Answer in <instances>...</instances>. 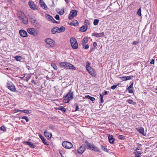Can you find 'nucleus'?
<instances>
[{
    "label": "nucleus",
    "instance_id": "nucleus-60",
    "mask_svg": "<svg viewBox=\"0 0 157 157\" xmlns=\"http://www.w3.org/2000/svg\"><path fill=\"white\" fill-rule=\"evenodd\" d=\"M101 99V103H103L104 102V101L103 100V98H100Z\"/></svg>",
    "mask_w": 157,
    "mask_h": 157
},
{
    "label": "nucleus",
    "instance_id": "nucleus-24",
    "mask_svg": "<svg viewBox=\"0 0 157 157\" xmlns=\"http://www.w3.org/2000/svg\"><path fill=\"white\" fill-rule=\"evenodd\" d=\"M88 39L87 37H84L82 39V46H84L88 42Z\"/></svg>",
    "mask_w": 157,
    "mask_h": 157
},
{
    "label": "nucleus",
    "instance_id": "nucleus-30",
    "mask_svg": "<svg viewBox=\"0 0 157 157\" xmlns=\"http://www.w3.org/2000/svg\"><path fill=\"white\" fill-rule=\"evenodd\" d=\"M65 29V28L64 26H61L60 28H59V33L64 31Z\"/></svg>",
    "mask_w": 157,
    "mask_h": 157
},
{
    "label": "nucleus",
    "instance_id": "nucleus-39",
    "mask_svg": "<svg viewBox=\"0 0 157 157\" xmlns=\"http://www.w3.org/2000/svg\"><path fill=\"white\" fill-rule=\"evenodd\" d=\"M134 154L135 155V156L139 155L140 156L141 154V152H139V151H136L134 152Z\"/></svg>",
    "mask_w": 157,
    "mask_h": 157
},
{
    "label": "nucleus",
    "instance_id": "nucleus-42",
    "mask_svg": "<svg viewBox=\"0 0 157 157\" xmlns=\"http://www.w3.org/2000/svg\"><path fill=\"white\" fill-rule=\"evenodd\" d=\"M132 77H133V76H132V75H131L130 76H126V81H127L128 80H129V79H131L132 78Z\"/></svg>",
    "mask_w": 157,
    "mask_h": 157
},
{
    "label": "nucleus",
    "instance_id": "nucleus-27",
    "mask_svg": "<svg viewBox=\"0 0 157 157\" xmlns=\"http://www.w3.org/2000/svg\"><path fill=\"white\" fill-rule=\"evenodd\" d=\"M87 27L85 26H83L80 28V31L82 32H84L86 31L87 29Z\"/></svg>",
    "mask_w": 157,
    "mask_h": 157
},
{
    "label": "nucleus",
    "instance_id": "nucleus-19",
    "mask_svg": "<svg viewBox=\"0 0 157 157\" xmlns=\"http://www.w3.org/2000/svg\"><path fill=\"white\" fill-rule=\"evenodd\" d=\"M20 36L23 37H27V34L26 32L23 30H20Z\"/></svg>",
    "mask_w": 157,
    "mask_h": 157
},
{
    "label": "nucleus",
    "instance_id": "nucleus-51",
    "mask_svg": "<svg viewBox=\"0 0 157 157\" xmlns=\"http://www.w3.org/2000/svg\"><path fill=\"white\" fill-rule=\"evenodd\" d=\"M78 109H79V108L78 107V105H76V109H75V111L76 112V111H77L78 110Z\"/></svg>",
    "mask_w": 157,
    "mask_h": 157
},
{
    "label": "nucleus",
    "instance_id": "nucleus-47",
    "mask_svg": "<svg viewBox=\"0 0 157 157\" xmlns=\"http://www.w3.org/2000/svg\"><path fill=\"white\" fill-rule=\"evenodd\" d=\"M119 138L121 140H123L124 138V136L122 135H119Z\"/></svg>",
    "mask_w": 157,
    "mask_h": 157
},
{
    "label": "nucleus",
    "instance_id": "nucleus-9",
    "mask_svg": "<svg viewBox=\"0 0 157 157\" xmlns=\"http://www.w3.org/2000/svg\"><path fill=\"white\" fill-rule=\"evenodd\" d=\"M77 11L75 10H71L69 15L68 19L70 20H71L74 17L77 15Z\"/></svg>",
    "mask_w": 157,
    "mask_h": 157
},
{
    "label": "nucleus",
    "instance_id": "nucleus-33",
    "mask_svg": "<svg viewBox=\"0 0 157 157\" xmlns=\"http://www.w3.org/2000/svg\"><path fill=\"white\" fill-rule=\"evenodd\" d=\"M58 109L63 112H65L66 110V109L63 106H61L59 107Z\"/></svg>",
    "mask_w": 157,
    "mask_h": 157
},
{
    "label": "nucleus",
    "instance_id": "nucleus-54",
    "mask_svg": "<svg viewBox=\"0 0 157 157\" xmlns=\"http://www.w3.org/2000/svg\"><path fill=\"white\" fill-rule=\"evenodd\" d=\"M52 22L53 23H59V22H58L57 21H56L55 19H53V20H52Z\"/></svg>",
    "mask_w": 157,
    "mask_h": 157
},
{
    "label": "nucleus",
    "instance_id": "nucleus-56",
    "mask_svg": "<svg viewBox=\"0 0 157 157\" xmlns=\"http://www.w3.org/2000/svg\"><path fill=\"white\" fill-rule=\"evenodd\" d=\"M93 45L94 47H95L96 46H97V44L96 42H94L93 43Z\"/></svg>",
    "mask_w": 157,
    "mask_h": 157
},
{
    "label": "nucleus",
    "instance_id": "nucleus-57",
    "mask_svg": "<svg viewBox=\"0 0 157 157\" xmlns=\"http://www.w3.org/2000/svg\"><path fill=\"white\" fill-rule=\"evenodd\" d=\"M100 98H103V95H104V94H100Z\"/></svg>",
    "mask_w": 157,
    "mask_h": 157
},
{
    "label": "nucleus",
    "instance_id": "nucleus-3",
    "mask_svg": "<svg viewBox=\"0 0 157 157\" xmlns=\"http://www.w3.org/2000/svg\"><path fill=\"white\" fill-rule=\"evenodd\" d=\"M85 143L86 144V147L92 151H94L96 152H100L101 151L99 148L95 146L94 145L86 141Z\"/></svg>",
    "mask_w": 157,
    "mask_h": 157
},
{
    "label": "nucleus",
    "instance_id": "nucleus-62",
    "mask_svg": "<svg viewBox=\"0 0 157 157\" xmlns=\"http://www.w3.org/2000/svg\"><path fill=\"white\" fill-rule=\"evenodd\" d=\"M94 48H91V49H90V52H91L93 51L94 50Z\"/></svg>",
    "mask_w": 157,
    "mask_h": 157
},
{
    "label": "nucleus",
    "instance_id": "nucleus-52",
    "mask_svg": "<svg viewBox=\"0 0 157 157\" xmlns=\"http://www.w3.org/2000/svg\"><path fill=\"white\" fill-rule=\"evenodd\" d=\"M155 63V60L154 59H153L151 62H150V63L151 64H154Z\"/></svg>",
    "mask_w": 157,
    "mask_h": 157
},
{
    "label": "nucleus",
    "instance_id": "nucleus-32",
    "mask_svg": "<svg viewBox=\"0 0 157 157\" xmlns=\"http://www.w3.org/2000/svg\"><path fill=\"white\" fill-rule=\"evenodd\" d=\"M100 147H101V149L102 150H103V151H105L108 152V149L105 146H104L102 145H101Z\"/></svg>",
    "mask_w": 157,
    "mask_h": 157
},
{
    "label": "nucleus",
    "instance_id": "nucleus-37",
    "mask_svg": "<svg viewBox=\"0 0 157 157\" xmlns=\"http://www.w3.org/2000/svg\"><path fill=\"white\" fill-rule=\"evenodd\" d=\"M119 85L120 83H118L116 85H113V86H111L110 88L113 90H114L117 86H119Z\"/></svg>",
    "mask_w": 157,
    "mask_h": 157
},
{
    "label": "nucleus",
    "instance_id": "nucleus-45",
    "mask_svg": "<svg viewBox=\"0 0 157 157\" xmlns=\"http://www.w3.org/2000/svg\"><path fill=\"white\" fill-rule=\"evenodd\" d=\"M83 46V48L85 49H88L89 48V46L88 44H87L86 45H85L84 46Z\"/></svg>",
    "mask_w": 157,
    "mask_h": 157
},
{
    "label": "nucleus",
    "instance_id": "nucleus-58",
    "mask_svg": "<svg viewBox=\"0 0 157 157\" xmlns=\"http://www.w3.org/2000/svg\"><path fill=\"white\" fill-rule=\"evenodd\" d=\"M91 96H90L89 95H86V98H88V99H89L90 98V97Z\"/></svg>",
    "mask_w": 157,
    "mask_h": 157
},
{
    "label": "nucleus",
    "instance_id": "nucleus-53",
    "mask_svg": "<svg viewBox=\"0 0 157 157\" xmlns=\"http://www.w3.org/2000/svg\"><path fill=\"white\" fill-rule=\"evenodd\" d=\"M90 99V100H91L92 101H93L95 100V98H94L92 97H91Z\"/></svg>",
    "mask_w": 157,
    "mask_h": 157
},
{
    "label": "nucleus",
    "instance_id": "nucleus-64",
    "mask_svg": "<svg viewBox=\"0 0 157 157\" xmlns=\"http://www.w3.org/2000/svg\"><path fill=\"white\" fill-rule=\"evenodd\" d=\"M26 67L28 70H29L30 68V67L29 66H26Z\"/></svg>",
    "mask_w": 157,
    "mask_h": 157
},
{
    "label": "nucleus",
    "instance_id": "nucleus-61",
    "mask_svg": "<svg viewBox=\"0 0 157 157\" xmlns=\"http://www.w3.org/2000/svg\"><path fill=\"white\" fill-rule=\"evenodd\" d=\"M108 92L105 91L104 93V94H103L105 95H107L108 94Z\"/></svg>",
    "mask_w": 157,
    "mask_h": 157
},
{
    "label": "nucleus",
    "instance_id": "nucleus-49",
    "mask_svg": "<svg viewBox=\"0 0 157 157\" xmlns=\"http://www.w3.org/2000/svg\"><path fill=\"white\" fill-rule=\"evenodd\" d=\"M15 59L17 61H20V56H16L15 57Z\"/></svg>",
    "mask_w": 157,
    "mask_h": 157
},
{
    "label": "nucleus",
    "instance_id": "nucleus-29",
    "mask_svg": "<svg viewBox=\"0 0 157 157\" xmlns=\"http://www.w3.org/2000/svg\"><path fill=\"white\" fill-rule=\"evenodd\" d=\"M45 16L47 19L49 20L50 21H52V20L53 19V18L50 15L46 14L45 15Z\"/></svg>",
    "mask_w": 157,
    "mask_h": 157
},
{
    "label": "nucleus",
    "instance_id": "nucleus-18",
    "mask_svg": "<svg viewBox=\"0 0 157 157\" xmlns=\"http://www.w3.org/2000/svg\"><path fill=\"white\" fill-rule=\"evenodd\" d=\"M51 32L53 34H55L56 32L59 33V27L56 26L54 27L52 29Z\"/></svg>",
    "mask_w": 157,
    "mask_h": 157
},
{
    "label": "nucleus",
    "instance_id": "nucleus-44",
    "mask_svg": "<svg viewBox=\"0 0 157 157\" xmlns=\"http://www.w3.org/2000/svg\"><path fill=\"white\" fill-rule=\"evenodd\" d=\"M126 76H122L119 77V78L121 79L123 81H126Z\"/></svg>",
    "mask_w": 157,
    "mask_h": 157
},
{
    "label": "nucleus",
    "instance_id": "nucleus-14",
    "mask_svg": "<svg viewBox=\"0 0 157 157\" xmlns=\"http://www.w3.org/2000/svg\"><path fill=\"white\" fill-rule=\"evenodd\" d=\"M92 36H95L97 37L98 38L101 37H103L104 36V33L103 32L98 33H94L92 34Z\"/></svg>",
    "mask_w": 157,
    "mask_h": 157
},
{
    "label": "nucleus",
    "instance_id": "nucleus-26",
    "mask_svg": "<svg viewBox=\"0 0 157 157\" xmlns=\"http://www.w3.org/2000/svg\"><path fill=\"white\" fill-rule=\"evenodd\" d=\"M78 22L77 21L75 20L71 22L70 24V25H71L76 26L78 25Z\"/></svg>",
    "mask_w": 157,
    "mask_h": 157
},
{
    "label": "nucleus",
    "instance_id": "nucleus-63",
    "mask_svg": "<svg viewBox=\"0 0 157 157\" xmlns=\"http://www.w3.org/2000/svg\"><path fill=\"white\" fill-rule=\"evenodd\" d=\"M24 77H20V78L21 79L20 80H23V78Z\"/></svg>",
    "mask_w": 157,
    "mask_h": 157
},
{
    "label": "nucleus",
    "instance_id": "nucleus-16",
    "mask_svg": "<svg viewBox=\"0 0 157 157\" xmlns=\"http://www.w3.org/2000/svg\"><path fill=\"white\" fill-rule=\"evenodd\" d=\"M39 2L41 7L43 8L44 9L46 10V9L47 8V7L43 0H40L39 1Z\"/></svg>",
    "mask_w": 157,
    "mask_h": 157
},
{
    "label": "nucleus",
    "instance_id": "nucleus-55",
    "mask_svg": "<svg viewBox=\"0 0 157 157\" xmlns=\"http://www.w3.org/2000/svg\"><path fill=\"white\" fill-rule=\"evenodd\" d=\"M20 62H24V58L22 59V57L21 56L20 57Z\"/></svg>",
    "mask_w": 157,
    "mask_h": 157
},
{
    "label": "nucleus",
    "instance_id": "nucleus-11",
    "mask_svg": "<svg viewBox=\"0 0 157 157\" xmlns=\"http://www.w3.org/2000/svg\"><path fill=\"white\" fill-rule=\"evenodd\" d=\"M29 5L32 9L33 10H37V6L32 1H29Z\"/></svg>",
    "mask_w": 157,
    "mask_h": 157
},
{
    "label": "nucleus",
    "instance_id": "nucleus-21",
    "mask_svg": "<svg viewBox=\"0 0 157 157\" xmlns=\"http://www.w3.org/2000/svg\"><path fill=\"white\" fill-rule=\"evenodd\" d=\"M108 139L109 142L111 144H113L114 143L115 139L113 137V135H109L108 136Z\"/></svg>",
    "mask_w": 157,
    "mask_h": 157
},
{
    "label": "nucleus",
    "instance_id": "nucleus-48",
    "mask_svg": "<svg viewBox=\"0 0 157 157\" xmlns=\"http://www.w3.org/2000/svg\"><path fill=\"white\" fill-rule=\"evenodd\" d=\"M139 42H138L137 41H134L132 43V44L133 45H136V44H138L139 43Z\"/></svg>",
    "mask_w": 157,
    "mask_h": 157
},
{
    "label": "nucleus",
    "instance_id": "nucleus-28",
    "mask_svg": "<svg viewBox=\"0 0 157 157\" xmlns=\"http://www.w3.org/2000/svg\"><path fill=\"white\" fill-rule=\"evenodd\" d=\"M20 112L25 113V114H29L30 113L28 110H20Z\"/></svg>",
    "mask_w": 157,
    "mask_h": 157
},
{
    "label": "nucleus",
    "instance_id": "nucleus-6",
    "mask_svg": "<svg viewBox=\"0 0 157 157\" xmlns=\"http://www.w3.org/2000/svg\"><path fill=\"white\" fill-rule=\"evenodd\" d=\"M63 146L66 149H70L73 147V144L67 141H64L62 143Z\"/></svg>",
    "mask_w": 157,
    "mask_h": 157
},
{
    "label": "nucleus",
    "instance_id": "nucleus-40",
    "mask_svg": "<svg viewBox=\"0 0 157 157\" xmlns=\"http://www.w3.org/2000/svg\"><path fill=\"white\" fill-rule=\"evenodd\" d=\"M51 66L54 69L56 70L57 69V67L55 63L52 64Z\"/></svg>",
    "mask_w": 157,
    "mask_h": 157
},
{
    "label": "nucleus",
    "instance_id": "nucleus-15",
    "mask_svg": "<svg viewBox=\"0 0 157 157\" xmlns=\"http://www.w3.org/2000/svg\"><path fill=\"white\" fill-rule=\"evenodd\" d=\"M85 147L84 145L81 146L78 150V152L81 154L83 153L85 150Z\"/></svg>",
    "mask_w": 157,
    "mask_h": 157
},
{
    "label": "nucleus",
    "instance_id": "nucleus-20",
    "mask_svg": "<svg viewBox=\"0 0 157 157\" xmlns=\"http://www.w3.org/2000/svg\"><path fill=\"white\" fill-rule=\"evenodd\" d=\"M20 20H21V21L25 24H27L28 23V18L25 16L23 18H21Z\"/></svg>",
    "mask_w": 157,
    "mask_h": 157
},
{
    "label": "nucleus",
    "instance_id": "nucleus-34",
    "mask_svg": "<svg viewBox=\"0 0 157 157\" xmlns=\"http://www.w3.org/2000/svg\"><path fill=\"white\" fill-rule=\"evenodd\" d=\"M99 21V20L97 19H95L94 21V25H97Z\"/></svg>",
    "mask_w": 157,
    "mask_h": 157
},
{
    "label": "nucleus",
    "instance_id": "nucleus-41",
    "mask_svg": "<svg viewBox=\"0 0 157 157\" xmlns=\"http://www.w3.org/2000/svg\"><path fill=\"white\" fill-rule=\"evenodd\" d=\"M22 119H24L26 120V122H27L29 121V119L28 118V117L26 116H23L22 118Z\"/></svg>",
    "mask_w": 157,
    "mask_h": 157
},
{
    "label": "nucleus",
    "instance_id": "nucleus-2",
    "mask_svg": "<svg viewBox=\"0 0 157 157\" xmlns=\"http://www.w3.org/2000/svg\"><path fill=\"white\" fill-rule=\"evenodd\" d=\"M73 92H71V89L69 91V92L63 98V102L65 103H68L70 100L73 98Z\"/></svg>",
    "mask_w": 157,
    "mask_h": 157
},
{
    "label": "nucleus",
    "instance_id": "nucleus-8",
    "mask_svg": "<svg viewBox=\"0 0 157 157\" xmlns=\"http://www.w3.org/2000/svg\"><path fill=\"white\" fill-rule=\"evenodd\" d=\"M7 87L12 91H15L16 88L14 84L10 82H8L6 83Z\"/></svg>",
    "mask_w": 157,
    "mask_h": 157
},
{
    "label": "nucleus",
    "instance_id": "nucleus-36",
    "mask_svg": "<svg viewBox=\"0 0 157 157\" xmlns=\"http://www.w3.org/2000/svg\"><path fill=\"white\" fill-rule=\"evenodd\" d=\"M0 130L4 132L6 131V127L4 125H2L0 127Z\"/></svg>",
    "mask_w": 157,
    "mask_h": 157
},
{
    "label": "nucleus",
    "instance_id": "nucleus-5",
    "mask_svg": "<svg viewBox=\"0 0 157 157\" xmlns=\"http://www.w3.org/2000/svg\"><path fill=\"white\" fill-rule=\"evenodd\" d=\"M71 45L74 49H76L78 47V45L76 40L74 37H71L70 40Z\"/></svg>",
    "mask_w": 157,
    "mask_h": 157
},
{
    "label": "nucleus",
    "instance_id": "nucleus-4",
    "mask_svg": "<svg viewBox=\"0 0 157 157\" xmlns=\"http://www.w3.org/2000/svg\"><path fill=\"white\" fill-rule=\"evenodd\" d=\"M90 64L89 63H87V65L86 66V69L91 75L95 77L96 76L95 72L93 69L90 66Z\"/></svg>",
    "mask_w": 157,
    "mask_h": 157
},
{
    "label": "nucleus",
    "instance_id": "nucleus-59",
    "mask_svg": "<svg viewBox=\"0 0 157 157\" xmlns=\"http://www.w3.org/2000/svg\"><path fill=\"white\" fill-rule=\"evenodd\" d=\"M52 4L51 6V7H53L55 6V4H54V1L53 0L52 1Z\"/></svg>",
    "mask_w": 157,
    "mask_h": 157
},
{
    "label": "nucleus",
    "instance_id": "nucleus-35",
    "mask_svg": "<svg viewBox=\"0 0 157 157\" xmlns=\"http://www.w3.org/2000/svg\"><path fill=\"white\" fill-rule=\"evenodd\" d=\"M84 24H85V26L88 27V26L89 24V21L87 20H85V21Z\"/></svg>",
    "mask_w": 157,
    "mask_h": 157
},
{
    "label": "nucleus",
    "instance_id": "nucleus-38",
    "mask_svg": "<svg viewBox=\"0 0 157 157\" xmlns=\"http://www.w3.org/2000/svg\"><path fill=\"white\" fill-rule=\"evenodd\" d=\"M137 14L139 16H141V8L140 7L139 9L138 10L137 12Z\"/></svg>",
    "mask_w": 157,
    "mask_h": 157
},
{
    "label": "nucleus",
    "instance_id": "nucleus-10",
    "mask_svg": "<svg viewBox=\"0 0 157 157\" xmlns=\"http://www.w3.org/2000/svg\"><path fill=\"white\" fill-rule=\"evenodd\" d=\"M45 42L47 44H48L51 47H53L55 45V41L50 38H48L45 39Z\"/></svg>",
    "mask_w": 157,
    "mask_h": 157
},
{
    "label": "nucleus",
    "instance_id": "nucleus-31",
    "mask_svg": "<svg viewBox=\"0 0 157 157\" xmlns=\"http://www.w3.org/2000/svg\"><path fill=\"white\" fill-rule=\"evenodd\" d=\"M127 101L129 104H132L133 105H135L136 102L133 101L131 99H129L127 100Z\"/></svg>",
    "mask_w": 157,
    "mask_h": 157
},
{
    "label": "nucleus",
    "instance_id": "nucleus-7",
    "mask_svg": "<svg viewBox=\"0 0 157 157\" xmlns=\"http://www.w3.org/2000/svg\"><path fill=\"white\" fill-rule=\"evenodd\" d=\"M27 31L28 33L33 36H36L38 33V31L34 28H28L27 29Z\"/></svg>",
    "mask_w": 157,
    "mask_h": 157
},
{
    "label": "nucleus",
    "instance_id": "nucleus-17",
    "mask_svg": "<svg viewBox=\"0 0 157 157\" xmlns=\"http://www.w3.org/2000/svg\"><path fill=\"white\" fill-rule=\"evenodd\" d=\"M30 21L32 24L34 25L35 27H36V25L37 24V21L36 19L34 17L31 18H30Z\"/></svg>",
    "mask_w": 157,
    "mask_h": 157
},
{
    "label": "nucleus",
    "instance_id": "nucleus-1",
    "mask_svg": "<svg viewBox=\"0 0 157 157\" xmlns=\"http://www.w3.org/2000/svg\"><path fill=\"white\" fill-rule=\"evenodd\" d=\"M60 66L61 68L66 69L75 70V67L72 64L65 62H61L60 63Z\"/></svg>",
    "mask_w": 157,
    "mask_h": 157
},
{
    "label": "nucleus",
    "instance_id": "nucleus-46",
    "mask_svg": "<svg viewBox=\"0 0 157 157\" xmlns=\"http://www.w3.org/2000/svg\"><path fill=\"white\" fill-rule=\"evenodd\" d=\"M55 17L56 20H60L59 16L58 15H56Z\"/></svg>",
    "mask_w": 157,
    "mask_h": 157
},
{
    "label": "nucleus",
    "instance_id": "nucleus-12",
    "mask_svg": "<svg viewBox=\"0 0 157 157\" xmlns=\"http://www.w3.org/2000/svg\"><path fill=\"white\" fill-rule=\"evenodd\" d=\"M130 85L127 88V90L128 91L129 93H133V91L132 90V86L133 84V82H130Z\"/></svg>",
    "mask_w": 157,
    "mask_h": 157
},
{
    "label": "nucleus",
    "instance_id": "nucleus-43",
    "mask_svg": "<svg viewBox=\"0 0 157 157\" xmlns=\"http://www.w3.org/2000/svg\"><path fill=\"white\" fill-rule=\"evenodd\" d=\"M64 9H63L61 11H59V12H58V13L60 15H62L64 14Z\"/></svg>",
    "mask_w": 157,
    "mask_h": 157
},
{
    "label": "nucleus",
    "instance_id": "nucleus-13",
    "mask_svg": "<svg viewBox=\"0 0 157 157\" xmlns=\"http://www.w3.org/2000/svg\"><path fill=\"white\" fill-rule=\"evenodd\" d=\"M24 143L26 145H28L29 147L31 148H34L36 147V145L33 144L31 142L29 141H25L24 142Z\"/></svg>",
    "mask_w": 157,
    "mask_h": 157
},
{
    "label": "nucleus",
    "instance_id": "nucleus-23",
    "mask_svg": "<svg viewBox=\"0 0 157 157\" xmlns=\"http://www.w3.org/2000/svg\"><path fill=\"white\" fill-rule=\"evenodd\" d=\"M40 138L41 139V140H42L43 143L47 145H48L49 144L48 143V142L47 141V140L46 139H45L44 137L43 136L40 135Z\"/></svg>",
    "mask_w": 157,
    "mask_h": 157
},
{
    "label": "nucleus",
    "instance_id": "nucleus-25",
    "mask_svg": "<svg viewBox=\"0 0 157 157\" xmlns=\"http://www.w3.org/2000/svg\"><path fill=\"white\" fill-rule=\"evenodd\" d=\"M136 129L139 132V133L142 134L143 135L145 136L144 131L143 128L140 127L139 128Z\"/></svg>",
    "mask_w": 157,
    "mask_h": 157
},
{
    "label": "nucleus",
    "instance_id": "nucleus-50",
    "mask_svg": "<svg viewBox=\"0 0 157 157\" xmlns=\"http://www.w3.org/2000/svg\"><path fill=\"white\" fill-rule=\"evenodd\" d=\"M30 77H26L25 78H23L24 80H25L26 81H28V80L29 79Z\"/></svg>",
    "mask_w": 157,
    "mask_h": 157
},
{
    "label": "nucleus",
    "instance_id": "nucleus-22",
    "mask_svg": "<svg viewBox=\"0 0 157 157\" xmlns=\"http://www.w3.org/2000/svg\"><path fill=\"white\" fill-rule=\"evenodd\" d=\"M44 134L45 136L46 137H48V138H50L52 136V133H49L48 131L46 130L44 132Z\"/></svg>",
    "mask_w": 157,
    "mask_h": 157
}]
</instances>
